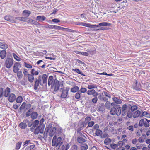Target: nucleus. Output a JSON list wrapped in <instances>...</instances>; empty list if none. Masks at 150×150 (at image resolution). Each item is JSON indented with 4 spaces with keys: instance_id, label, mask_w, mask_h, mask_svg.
I'll return each mask as SVG.
<instances>
[{
    "instance_id": "nucleus-9",
    "label": "nucleus",
    "mask_w": 150,
    "mask_h": 150,
    "mask_svg": "<svg viewBox=\"0 0 150 150\" xmlns=\"http://www.w3.org/2000/svg\"><path fill=\"white\" fill-rule=\"evenodd\" d=\"M85 139H86V137L83 134H81L80 136L78 137L77 141L79 143L82 144L86 141Z\"/></svg>"
},
{
    "instance_id": "nucleus-31",
    "label": "nucleus",
    "mask_w": 150,
    "mask_h": 150,
    "mask_svg": "<svg viewBox=\"0 0 150 150\" xmlns=\"http://www.w3.org/2000/svg\"><path fill=\"white\" fill-rule=\"evenodd\" d=\"M79 88L77 86H75L72 88L71 89V91L73 93H75L77 91H79Z\"/></svg>"
},
{
    "instance_id": "nucleus-27",
    "label": "nucleus",
    "mask_w": 150,
    "mask_h": 150,
    "mask_svg": "<svg viewBox=\"0 0 150 150\" xmlns=\"http://www.w3.org/2000/svg\"><path fill=\"white\" fill-rule=\"evenodd\" d=\"M122 108L120 107V106L119 107H118L116 108V115L117 116H119L121 114H122Z\"/></svg>"
},
{
    "instance_id": "nucleus-50",
    "label": "nucleus",
    "mask_w": 150,
    "mask_h": 150,
    "mask_svg": "<svg viewBox=\"0 0 150 150\" xmlns=\"http://www.w3.org/2000/svg\"><path fill=\"white\" fill-rule=\"evenodd\" d=\"M24 65L25 67L31 69L32 68V66L31 65L29 64L26 62H24Z\"/></svg>"
},
{
    "instance_id": "nucleus-13",
    "label": "nucleus",
    "mask_w": 150,
    "mask_h": 150,
    "mask_svg": "<svg viewBox=\"0 0 150 150\" xmlns=\"http://www.w3.org/2000/svg\"><path fill=\"white\" fill-rule=\"evenodd\" d=\"M87 93L89 95H92L94 96H96L98 95V93L97 92H96L95 90L94 89L88 91H87Z\"/></svg>"
},
{
    "instance_id": "nucleus-30",
    "label": "nucleus",
    "mask_w": 150,
    "mask_h": 150,
    "mask_svg": "<svg viewBox=\"0 0 150 150\" xmlns=\"http://www.w3.org/2000/svg\"><path fill=\"white\" fill-rule=\"evenodd\" d=\"M72 70L73 71H75V72H76L77 73L81 75L82 76H85V74H84L82 72L78 69H77V68H76L75 69H72Z\"/></svg>"
},
{
    "instance_id": "nucleus-55",
    "label": "nucleus",
    "mask_w": 150,
    "mask_h": 150,
    "mask_svg": "<svg viewBox=\"0 0 150 150\" xmlns=\"http://www.w3.org/2000/svg\"><path fill=\"white\" fill-rule=\"evenodd\" d=\"M3 95V88L0 87V98L2 97Z\"/></svg>"
},
{
    "instance_id": "nucleus-58",
    "label": "nucleus",
    "mask_w": 150,
    "mask_h": 150,
    "mask_svg": "<svg viewBox=\"0 0 150 150\" xmlns=\"http://www.w3.org/2000/svg\"><path fill=\"white\" fill-rule=\"evenodd\" d=\"M28 18L26 17H20V21H22L24 22H27L26 20Z\"/></svg>"
},
{
    "instance_id": "nucleus-18",
    "label": "nucleus",
    "mask_w": 150,
    "mask_h": 150,
    "mask_svg": "<svg viewBox=\"0 0 150 150\" xmlns=\"http://www.w3.org/2000/svg\"><path fill=\"white\" fill-rule=\"evenodd\" d=\"M98 110L100 112H104L105 110V105L101 103L98 107Z\"/></svg>"
},
{
    "instance_id": "nucleus-51",
    "label": "nucleus",
    "mask_w": 150,
    "mask_h": 150,
    "mask_svg": "<svg viewBox=\"0 0 150 150\" xmlns=\"http://www.w3.org/2000/svg\"><path fill=\"white\" fill-rule=\"evenodd\" d=\"M25 102H23L22 103V104L21 105V106L19 108V109L20 110H22L24 108H25Z\"/></svg>"
},
{
    "instance_id": "nucleus-43",
    "label": "nucleus",
    "mask_w": 150,
    "mask_h": 150,
    "mask_svg": "<svg viewBox=\"0 0 150 150\" xmlns=\"http://www.w3.org/2000/svg\"><path fill=\"white\" fill-rule=\"evenodd\" d=\"M144 119H142L139 121V124L138 125L139 126L142 127L144 124Z\"/></svg>"
},
{
    "instance_id": "nucleus-14",
    "label": "nucleus",
    "mask_w": 150,
    "mask_h": 150,
    "mask_svg": "<svg viewBox=\"0 0 150 150\" xmlns=\"http://www.w3.org/2000/svg\"><path fill=\"white\" fill-rule=\"evenodd\" d=\"M22 14L23 16L28 18L31 14V12L29 10H25L23 11Z\"/></svg>"
},
{
    "instance_id": "nucleus-5",
    "label": "nucleus",
    "mask_w": 150,
    "mask_h": 150,
    "mask_svg": "<svg viewBox=\"0 0 150 150\" xmlns=\"http://www.w3.org/2000/svg\"><path fill=\"white\" fill-rule=\"evenodd\" d=\"M69 88L66 87L65 89L64 87L61 88L60 89V91L62 92L61 97L63 98H68L67 96L68 95V91Z\"/></svg>"
},
{
    "instance_id": "nucleus-38",
    "label": "nucleus",
    "mask_w": 150,
    "mask_h": 150,
    "mask_svg": "<svg viewBox=\"0 0 150 150\" xmlns=\"http://www.w3.org/2000/svg\"><path fill=\"white\" fill-rule=\"evenodd\" d=\"M22 142H19L16 144V147L15 148L16 150H18L21 145Z\"/></svg>"
},
{
    "instance_id": "nucleus-8",
    "label": "nucleus",
    "mask_w": 150,
    "mask_h": 150,
    "mask_svg": "<svg viewBox=\"0 0 150 150\" xmlns=\"http://www.w3.org/2000/svg\"><path fill=\"white\" fill-rule=\"evenodd\" d=\"M132 87L134 89L138 91L140 90L141 88V85L137 80H135L134 83L133 84Z\"/></svg>"
},
{
    "instance_id": "nucleus-39",
    "label": "nucleus",
    "mask_w": 150,
    "mask_h": 150,
    "mask_svg": "<svg viewBox=\"0 0 150 150\" xmlns=\"http://www.w3.org/2000/svg\"><path fill=\"white\" fill-rule=\"evenodd\" d=\"M111 142V139L110 138H109L106 139L104 141V143L106 145H108V144Z\"/></svg>"
},
{
    "instance_id": "nucleus-22",
    "label": "nucleus",
    "mask_w": 150,
    "mask_h": 150,
    "mask_svg": "<svg viewBox=\"0 0 150 150\" xmlns=\"http://www.w3.org/2000/svg\"><path fill=\"white\" fill-rule=\"evenodd\" d=\"M53 76H49L48 82V86L52 85L54 82V79Z\"/></svg>"
},
{
    "instance_id": "nucleus-49",
    "label": "nucleus",
    "mask_w": 150,
    "mask_h": 150,
    "mask_svg": "<svg viewBox=\"0 0 150 150\" xmlns=\"http://www.w3.org/2000/svg\"><path fill=\"white\" fill-rule=\"evenodd\" d=\"M81 93L79 92V91H78V92H77L75 94V97L77 99H79L81 97Z\"/></svg>"
},
{
    "instance_id": "nucleus-48",
    "label": "nucleus",
    "mask_w": 150,
    "mask_h": 150,
    "mask_svg": "<svg viewBox=\"0 0 150 150\" xmlns=\"http://www.w3.org/2000/svg\"><path fill=\"white\" fill-rule=\"evenodd\" d=\"M97 87L95 85L93 84L92 85H88V89H91L96 88Z\"/></svg>"
},
{
    "instance_id": "nucleus-57",
    "label": "nucleus",
    "mask_w": 150,
    "mask_h": 150,
    "mask_svg": "<svg viewBox=\"0 0 150 150\" xmlns=\"http://www.w3.org/2000/svg\"><path fill=\"white\" fill-rule=\"evenodd\" d=\"M32 24H33L35 25H39V23L37 22L36 21L33 20L32 21Z\"/></svg>"
},
{
    "instance_id": "nucleus-40",
    "label": "nucleus",
    "mask_w": 150,
    "mask_h": 150,
    "mask_svg": "<svg viewBox=\"0 0 150 150\" xmlns=\"http://www.w3.org/2000/svg\"><path fill=\"white\" fill-rule=\"evenodd\" d=\"M95 134L96 135L98 136H100L102 134V132L100 129L96 130V131Z\"/></svg>"
},
{
    "instance_id": "nucleus-41",
    "label": "nucleus",
    "mask_w": 150,
    "mask_h": 150,
    "mask_svg": "<svg viewBox=\"0 0 150 150\" xmlns=\"http://www.w3.org/2000/svg\"><path fill=\"white\" fill-rule=\"evenodd\" d=\"M39 121L38 120H35L34 122H32V126L34 127H36L38 125Z\"/></svg>"
},
{
    "instance_id": "nucleus-20",
    "label": "nucleus",
    "mask_w": 150,
    "mask_h": 150,
    "mask_svg": "<svg viewBox=\"0 0 150 150\" xmlns=\"http://www.w3.org/2000/svg\"><path fill=\"white\" fill-rule=\"evenodd\" d=\"M111 25V24L109 23L103 22L99 23L98 25L100 26H110Z\"/></svg>"
},
{
    "instance_id": "nucleus-63",
    "label": "nucleus",
    "mask_w": 150,
    "mask_h": 150,
    "mask_svg": "<svg viewBox=\"0 0 150 150\" xmlns=\"http://www.w3.org/2000/svg\"><path fill=\"white\" fill-rule=\"evenodd\" d=\"M94 122L91 121L90 122H89L88 123V126L90 127H91L94 125Z\"/></svg>"
},
{
    "instance_id": "nucleus-36",
    "label": "nucleus",
    "mask_w": 150,
    "mask_h": 150,
    "mask_svg": "<svg viewBox=\"0 0 150 150\" xmlns=\"http://www.w3.org/2000/svg\"><path fill=\"white\" fill-rule=\"evenodd\" d=\"M40 125H39L35 129L34 133L35 135H37L38 134L39 132L40 133Z\"/></svg>"
},
{
    "instance_id": "nucleus-54",
    "label": "nucleus",
    "mask_w": 150,
    "mask_h": 150,
    "mask_svg": "<svg viewBox=\"0 0 150 150\" xmlns=\"http://www.w3.org/2000/svg\"><path fill=\"white\" fill-rule=\"evenodd\" d=\"M24 71H23L24 75V76L25 77H26L27 76H28V74H29L27 71V70L25 69H23Z\"/></svg>"
},
{
    "instance_id": "nucleus-45",
    "label": "nucleus",
    "mask_w": 150,
    "mask_h": 150,
    "mask_svg": "<svg viewBox=\"0 0 150 150\" xmlns=\"http://www.w3.org/2000/svg\"><path fill=\"white\" fill-rule=\"evenodd\" d=\"M12 55L14 59L17 61H20V58L18 56L15 54L13 53Z\"/></svg>"
},
{
    "instance_id": "nucleus-3",
    "label": "nucleus",
    "mask_w": 150,
    "mask_h": 150,
    "mask_svg": "<svg viewBox=\"0 0 150 150\" xmlns=\"http://www.w3.org/2000/svg\"><path fill=\"white\" fill-rule=\"evenodd\" d=\"M63 143V142L62 140V138L59 137L57 138V137L55 135L53 138L52 142V146H59L58 149H59L60 146Z\"/></svg>"
},
{
    "instance_id": "nucleus-21",
    "label": "nucleus",
    "mask_w": 150,
    "mask_h": 150,
    "mask_svg": "<svg viewBox=\"0 0 150 150\" xmlns=\"http://www.w3.org/2000/svg\"><path fill=\"white\" fill-rule=\"evenodd\" d=\"M85 27L91 28H95L96 27H98V25H91L88 23H83V25Z\"/></svg>"
},
{
    "instance_id": "nucleus-29",
    "label": "nucleus",
    "mask_w": 150,
    "mask_h": 150,
    "mask_svg": "<svg viewBox=\"0 0 150 150\" xmlns=\"http://www.w3.org/2000/svg\"><path fill=\"white\" fill-rule=\"evenodd\" d=\"M116 108L114 107L111 108L110 111V114L111 115H116Z\"/></svg>"
},
{
    "instance_id": "nucleus-61",
    "label": "nucleus",
    "mask_w": 150,
    "mask_h": 150,
    "mask_svg": "<svg viewBox=\"0 0 150 150\" xmlns=\"http://www.w3.org/2000/svg\"><path fill=\"white\" fill-rule=\"evenodd\" d=\"M138 142V140L137 139L135 138L133 139L132 140V143L134 144H136Z\"/></svg>"
},
{
    "instance_id": "nucleus-42",
    "label": "nucleus",
    "mask_w": 150,
    "mask_h": 150,
    "mask_svg": "<svg viewBox=\"0 0 150 150\" xmlns=\"http://www.w3.org/2000/svg\"><path fill=\"white\" fill-rule=\"evenodd\" d=\"M17 73V76L18 79H20L22 78L23 76L22 72L21 71H18Z\"/></svg>"
},
{
    "instance_id": "nucleus-4",
    "label": "nucleus",
    "mask_w": 150,
    "mask_h": 150,
    "mask_svg": "<svg viewBox=\"0 0 150 150\" xmlns=\"http://www.w3.org/2000/svg\"><path fill=\"white\" fill-rule=\"evenodd\" d=\"M57 128L54 126H52V125L50 124L46 127L44 132V133L47 134L49 131V135L51 136H52L56 132Z\"/></svg>"
},
{
    "instance_id": "nucleus-17",
    "label": "nucleus",
    "mask_w": 150,
    "mask_h": 150,
    "mask_svg": "<svg viewBox=\"0 0 150 150\" xmlns=\"http://www.w3.org/2000/svg\"><path fill=\"white\" fill-rule=\"evenodd\" d=\"M112 100L115 102L117 104H120L122 103L121 100L117 97H114L113 98Z\"/></svg>"
},
{
    "instance_id": "nucleus-35",
    "label": "nucleus",
    "mask_w": 150,
    "mask_h": 150,
    "mask_svg": "<svg viewBox=\"0 0 150 150\" xmlns=\"http://www.w3.org/2000/svg\"><path fill=\"white\" fill-rule=\"evenodd\" d=\"M88 148V146L86 144H82L81 147V150H86Z\"/></svg>"
},
{
    "instance_id": "nucleus-2",
    "label": "nucleus",
    "mask_w": 150,
    "mask_h": 150,
    "mask_svg": "<svg viewBox=\"0 0 150 150\" xmlns=\"http://www.w3.org/2000/svg\"><path fill=\"white\" fill-rule=\"evenodd\" d=\"M64 83L63 81H62L60 83L59 81L56 78L54 79L53 83L51 85V88L52 89H53V93L56 94L59 90L60 86V85L62 87L63 86Z\"/></svg>"
},
{
    "instance_id": "nucleus-32",
    "label": "nucleus",
    "mask_w": 150,
    "mask_h": 150,
    "mask_svg": "<svg viewBox=\"0 0 150 150\" xmlns=\"http://www.w3.org/2000/svg\"><path fill=\"white\" fill-rule=\"evenodd\" d=\"M145 120L144 121V125L145 127H147L150 125V121L149 120H148L146 118H145Z\"/></svg>"
},
{
    "instance_id": "nucleus-28",
    "label": "nucleus",
    "mask_w": 150,
    "mask_h": 150,
    "mask_svg": "<svg viewBox=\"0 0 150 150\" xmlns=\"http://www.w3.org/2000/svg\"><path fill=\"white\" fill-rule=\"evenodd\" d=\"M144 116L147 118L150 117V115L145 111L143 112L142 114L140 115V117L142 118Z\"/></svg>"
},
{
    "instance_id": "nucleus-26",
    "label": "nucleus",
    "mask_w": 150,
    "mask_h": 150,
    "mask_svg": "<svg viewBox=\"0 0 150 150\" xmlns=\"http://www.w3.org/2000/svg\"><path fill=\"white\" fill-rule=\"evenodd\" d=\"M21 122L19 125V126L22 129H25L27 127V125L25 122Z\"/></svg>"
},
{
    "instance_id": "nucleus-59",
    "label": "nucleus",
    "mask_w": 150,
    "mask_h": 150,
    "mask_svg": "<svg viewBox=\"0 0 150 150\" xmlns=\"http://www.w3.org/2000/svg\"><path fill=\"white\" fill-rule=\"evenodd\" d=\"M103 93L105 96H106L110 98L111 97V95L105 91H103Z\"/></svg>"
},
{
    "instance_id": "nucleus-12",
    "label": "nucleus",
    "mask_w": 150,
    "mask_h": 150,
    "mask_svg": "<svg viewBox=\"0 0 150 150\" xmlns=\"http://www.w3.org/2000/svg\"><path fill=\"white\" fill-rule=\"evenodd\" d=\"M8 97V100L10 102H13L16 99V95L13 93L10 94Z\"/></svg>"
},
{
    "instance_id": "nucleus-16",
    "label": "nucleus",
    "mask_w": 150,
    "mask_h": 150,
    "mask_svg": "<svg viewBox=\"0 0 150 150\" xmlns=\"http://www.w3.org/2000/svg\"><path fill=\"white\" fill-rule=\"evenodd\" d=\"M28 79V81L31 83H32L34 80V76L31 74H28L27 76Z\"/></svg>"
},
{
    "instance_id": "nucleus-25",
    "label": "nucleus",
    "mask_w": 150,
    "mask_h": 150,
    "mask_svg": "<svg viewBox=\"0 0 150 150\" xmlns=\"http://www.w3.org/2000/svg\"><path fill=\"white\" fill-rule=\"evenodd\" d=\"M141 112L139 110H137L134 113L133 117L134 118H136L139 117H140Z\"/></svg>"
},
{
    "instance_id": "nucleus-19",
    "label": "nucleus",
    "mask_w": 150,
    "mask_h": 150,
    "mask_svg": "<svg viewBox=\"0 0 150 150\" xmlns=\"http://www.w3.org/2000/svg\"><path fill=\"white\" fill-rule=\"evenodd\" d=\"M0 47L3 49H6L8 47V45L4 42H0Z\"/></svg>"
},
{
    "instance_id": "nucleus-44",
    "label": "nucleus",
    "mask_w": 150,
    "mask_h": 150,
    "mask_svg": "<svg viewBox=\"0 0 150 150\" xmlns=\"http://www.w3.org/2000/svg\"><path fill=\"white\" fill-rule=\"evenodd\" d=\"M111 103L110 102L107 101L105 104V106L107 109H109L110 108Z\"/></svg>"
},
{
    "instance_id": "nucleus-11",
    "label": "nucleus",
    "mask_w": 150,
    "mask_h": 150,
    "mask_svg": "<svg viewBox=\"0 0 150 150\" xmlns=\"http://www.w3.org/2000/svg\"><path fill=\"white\" fill-rule=\"evenodd\" d=\"M11 92V89L8 87H7L3 91V95L5 97H7L10 95Z\"/></svg>"
},
{
    "instance_id": "nucleus-24",
    "label": "nucleus",
    "mask_w": 150,
    "mask_h": 150,
    "mask_svg": "<svg viewBox=\"0 0 150 150\" xmlns=\"http://www.w3.org/2000/svg\"><path fill=\"white\" fill-rule=\"evenodd\" d=\"M47 77L48 76L45 74H43L42 76V79L43 84H47Z\"/></svg>"
},
{
    "instance_id": "nucleus-1",
    "label": "nucleus",
    "mask_w": 150,
    "mask_h": 150,
    "mask_svg": "<svg viewBox=\"0 0 150 150\" xmlns=\"http://www.w3.org/2000/svg\"><path fill=\"white\" fill-rule=\"evenodd\" d=\"M131 103H126L123 105L121 112L122 116H127L129 118L132 117L133 112L137 109L138 107L136 105H133Z\"/></svg>"
},
{
    "instance_id": "nucleus-15",
    "label": "nucleus",
    "mask_w": 150,
    "mask_h": 150,
    "mask_svg": "<svg viewBox=\"0 0 150 150\" xmlns=\"http://www.w3.org/2000/svg\"><path fill=\"white\" fill-rule=\"evenodd\" d=\"M38 116V114L36 112L32 111L31 115V118L32 120L36 119Z\"/></svg>"
},
{
    "instance_id": "nucleus-34",
    "label": "nucleus",
    "mask_w": 150,
    "mask_h": 150,
    "mask_svg": "<svg viewBox=\"0 0 150 150\" xmlns=\"http://www.w3.org/2000/svg\"><path fill=\"white\" fill-rule=\"evenodd\" d=\"M33 110V108L30 109L26 113V117H28L29 116H30Z\"/></svg>"
},
{
    "instance_id": "nucleus-52",
    "label": "nucleus",
    "mask_w": 150,
    "mask_h": 150,
    "mask_svg": "<svg viewBox=\"0 0 150 150\" xmlns=\"http://www.w3.org/2000/svg\"><path fill=\"white\" fill-rule=\"evenodd\" d=\"M98 99H100L101 101L102 100V99L103 97V92L102 93H100L99 94L98 93Z\"/></svg>"
},
{
    "instance_id": "nucleus-10",
    "label": "nucleus",
    "mask_w": 150,
    "mask_h": 150,
    "mask_svg": "<svg viewBox=\"0 0 150 150\" xmlns=\"http://www.w3.org/2000/svg\"><path fill=\"white\" fill-rule=\"evenodd\" d=\"M20 67L21 64L19 63L16 62L13 66V71L15 73H17L18 71L19 70V67Z\"/></svg>"
},
{
    "instance_id": "nucleus-64",
    "label": "nucleus",
    "mask_w": 150,
    "mask_h": 150,
    "mask_svg": "<svg viewBox=\"0 0 150 150\" xmlns=\"http://www.w3.org/2000/svg\"><path fill=\"white\" fill-rule=\"evenodd\" d=\"M80 91L81 93H85L87 91L86 89L85 88L82 87L80 89Z\"/></svg>"
},
{
    "instance_id": "nucleus-47",
    "label": "nucleus",
    "mask_w": 150,
    "mask_h": 150,
    "mask_svg": "<svg viewBox=\"0 0 150 150\" xmlns=\"http://www.w3.org/2000/svg\"><path fill=\"white\" fill-rule=\"evenodd\" d=\"M111 106L112 107H114L116 108L118 107H119V105H118L117 103H115L114 102H112L111 103Z\"/></svg>"
},
{
    "instance_id": "nucleus-6",
    "label": "nucleus",
    "mask_w": 150,
    "mask_h": 150,
    "mask_svg": "<svg viewBox=\"0 0 150 150\" xmlns=\"http://www.w3.org/2000/svg\"><path fill=\"white\" fill-rule=\"evenodd\" d=\"M42 79V76L39 75L38 76V79L35 78V84L34 86V89L36 90L38 89V87L39 86V85H42L41 83V80Z\"/></svg>"
},
{
    "instance_id": "nucleus-53",
    "label": "nucleus",
    "mask_w": 150,
    "mask_h": 150,
    "mask_svg": "<svg viewBox=\"0 0 150 150\" xmlns=\"http://www.w3.org/2000/svg\"><path fill=\"white\" fill-rule=\"evenodd\" d=\"M31 142V141L30 140H27L25 141V142H23L24 143V145L23 146H24V147H25L27 146V144H31V143H30V142Z\"/></svg>"
},
{
    "instance_id": "nucleus-33",
    "label": "nucleus",
    "mask_w": 150,
    "mask_h": 150,
    "mask_svg": "<svg viewBox=\"0 0 150 150\" xmlns=\"http://www.w3.org/2000/svg\"><path fill=\"white\" fill-rule=\"evenodd\" d=\"M8 21L12 23H17V21L14 19V17L10 16Z\"/></svg>"
},
{
    "instance_id": "nucleus-7",
    "label": "nucleus",
    "mask_w": 150,
    "mask_h": 150,
    "mask_svg": "<svg viewBox=\"0 0 150 150\" xmlns=\"http://www.w3.org/2000/svg\"><path fill=\"white\" fill-rule=\"evenodd\" d=\"M13 59L10 58H8L5 62V66L8 68H10L13 64Z\"/></svg>"
},
{
    "instance_id": "nucleus-23",
    "label": "nucleus",
    "mask_w": 150,
    "mask_h": 150,
    "mask_svg": "<svg viewBox=\"0 0 150 150\" xmlns=\"http://www.w3.org/2000/svg\"><path fill=\"white\" fill-rule=\"evenodd\" d=\"M46 17L44 16H38L36 18V20L40 21L42 22L46 19Z\"/></svg>"
},
{
    "instance_id": "nucleus-56",
    "label": "nucleus",
    "mask_w": 150,
    "mask_h": 150,
    "mask_svg": "<svg viewBox=\"0 0 150 150\" xmlns=\"http://www.w3.org/2000/svg\"><path fill=\"white\" fill-rule=\"evenodd\" d=\"M111 147L112 148L114 149L117 147L118 145L115 144H110Z\"/></svg>"
},
{
    "instance_id": "nucleus-37",
    "label": "nucleus",
    "mask_w": 150,
    "mask_h": 150,
    "mask_svg": "<svg viewBox=\"0 0 150 150\" xmlns=\"http://www.w3.org/2000/svg\"><path fill=\"white\" fill-rule=\"evenodd\" d=\"M23 99L22 97L21 96H18L16 100L17 103H20L22 102Z\"/></svg>"
},
{
    "instance_id": "nucleus-62",
    "label": "nucleus",
    "mask_w": 150,
    "mask_h": 150,
    "mask_svg": "<svg viewBox=\"0 0 150 150\" xmlns=\"http://www.w3.org/2000/svg\"><path fill=\"white\" fill-rule=\"evenodd\" d=\"M31 107V105L30 103H28L27 104H25V108H26V109L27 110L28 109H30V108Z\"/></svg>"
},
{
    "instance_id": "nucleus-60",
    "label": "nucleus",
    "mask_w": 150,
    "mask_h": 150,
    "mask_svg": "<svg viewBox=\"0 0 150 150\" xmlns=\"http://www.w3.org/2000/svg\"><path fill=\"white\" fill-rule=\"evenodd\" d=\"M99 127V126L98 124H95L94 125V126L93 127V129L96 130H98V128Z\"/></svg>"
},
{
    "instance_id": "nucleus-46",
    "label": "nucleus",
    "mask_w": 150,
    "mask_h": 150,
    "mask_svg": "<svg viewBox=\"0 0 150 150\" xmlns=\"http://www.w3.org/2000/svg\"><path fill=\"white\" fill-rule=\"evenodd\" d=\"M45 125L44 124L42 125H40V133H43Z\"/></svg>"
}]
</instances>
